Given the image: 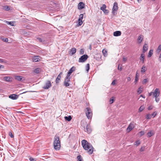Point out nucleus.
Wrapping results in <instances>:
<instances>
[{"instance_id":"31","label":"nucleus","mask_w":161,"mask_h":161,"mask_svg":"<svg viewBox=\"0 0 161 161\" xmlns=\"http://www.w3.org/2000/svg\"><path fill=\"white\" fill-rule=\"evenodd\" d=\"M106 6L105 4H103V5L102 7H101L100 8V9L102 10L103 11L104 10L106 9Z\"/></svg>"},{"instance_id":"56","label":"nucleus","mask_w":161,"mask_h":161,"mask_svg":"<svg viewBox=\"0 0 161 161\" xmlns=\"http://www.w3.org/2000/svg\"><path fill=\"white\" fill-rule=\"evenodd\" d=\"M9 135L11 138H13L14 137V136L12 133H10Z\"/></svg>"},{"instance_id":"28","label":"nucleus","mask_w":161,"mask_h":161,"mask_svg":"<svg viewBox=\"0 0 161 161\" xmlns=\"http://www.w3.org/2000/svg\"><path fill=\"white\" fill-rule=\"evenodd\" d=\"M102 53H103V55L104 56H107V51L105 49H103V50L102 51Z\"/></svg>"},{"instance_id":"35","label":"nucleus","mask_w":161,"mask_h":161,"mask_svg":"<svg viewBox=\"0 0 161 161\" xmlns=\"http://www.w3.org/2000/svg\"><path fill=\"white\" fill-rule=\"evenodd\" d=\"M145 66L144 65H143L141 69V72H145L146 71L145 70Z\"/></svg>"},{"instance_id":"12","label":"nucleus","mask_w":161,"mask_h":161,"mask_svg":"<svg viewBox=\"0 0 161 161\" xmlns=\"http://www.w3.org/2000/svg\"><path fill=\"white\" fill-rule=\"evenodd\" d=\"M19 97V96L16 94H13L9 96V97L13 100H16Z\"/></svg>"},{"instance_id":"16","label":"nucleus","mask_w":161,"mask_h":161,"mask_svg":"<svg viewBox=\"0 0 161 161\" xmlns=\"http://www.w3.org/2000/svg\"><path fill=\"white\" fill-rule=\"evenodd\" d=\"M148 46L147 44H145L143 47V53H144L148 49Z\"/></svg>"},{"instance_id":"18","label":"nucleus","mask_w":161,"mask_h":161,"mask_svg":"<svg viewBox=\"0 0 161 161\" xmlns=\"http://www.w3.org/2000/svg\"><path fill=\"white\" fill-rule=\"evenodd\" d=\"M121 35V32L120 31H116L114 32V35L115 36H120Z\"/></svg>"},{"instance_id":"51","label":"nucleus","mask_w":161,"mask_h":161,"mask_svg":"<svg viewBox=\"0 0 161 161\" xmlns=\"http://www.w3.org/2000/svg\"><path fill=\"white\" fill-rule=\"evenodd\" d=\"M114 101V100L113 99H111L110 100V103H112Z\"/></svg>"},{"instance_id":"27","label":"nucleus","mask_w":161,"mask_h":161,"mask_svg":"<svg viewBox=\"0 0 161 161\" xmlns=\"http://www.w3.org/2000/svg\"><path fill=\"white\" fill-rule=\"evenodd\" d=\"M153 50H150L148 53V57H150L153 54Z\"/></svg>"},{"instance_id":"30","label":"nucleus","mask_w":161,"mask_h":161,"mask_svg":"<svg viewBox=\"0 0 161 161\" xmlns=\"http://www.w3.org/2000/svg\"><path fill=\"white\" fill-rule=\"evenodd\" d=\"M78 161H82V159L81 155H79L77 156Z\"/></svg>"},{"instance_id":"17","label":"nucleus","mask_w":161,"mask_h":161,"mask_svg":"<svg viewBox=\"0 0 161 161\" xmlns=\"http://www.w3.org/2000/svg\"><path fill=\"white\" fill-rule=\"evenodd\" d=\"M40 59L39 56H34L32 58V60L34 62H37L40 61Z\"/></svg>"},{"instance_id":"60","label":"nucleus","mask_w":161,"mask_h":161,"mask_svg":"<svg viewBox=\"0 0 161 161\" xmlns=\"http://www.w3.org/2000/svg\"><path fill=\"white\" fill-rule=\"evenodd\" d=\"M4 68V66L3 65H2L1 64H0V69L1 68Z\"/></svg>"},{"instance_id":"14","label":"nucleus","mask_w":161,"mask_h":161,"mask_svg":"<svg viewBox=\"0 0 161 161\" xmlns=\"http://www.w3.org/2000/svg\"><path fill=\"white\" fill-rule=\"evenodd\" d=\"M134 126L131 123L129 125L127 128V130H128L129 131H131L134 128Z\"/></svg>"},{"instance_id":"41","label":"nucleus","mask_w":161,"mask_h":161,"mask_svg":"<svg viewBox=\"0 0 161 161\" xmlns=\"http://www.w3.org/2000/svg\"><path fill=\"white\" fill-rule=\"evenodd\" d=\"M144 107L143 106H141L139 108V111L140 112L142 111L144 109Z\"/></svg>"},{"instance_id":"6","label":"nucleus","mask_w":161,"mask_h":161,"mask_svg":"<svg viewBox=\"0 0 161 161\" xmlns=\"http://www.w3.org/2000/svg\"><path fill=\"white\" fill-rule=\"evenodd\" d=\"M88 58V56L86 54H84L79 58L78 62L80 63H83L85 62Z\"/></svg>"},{"instance_id":"61","label":"nucleus","mask_w":161,"mask_h":161,"mask_svg":"<svg viewBox=\"0 0 161 161\" xmlns=\"http://www.w3.org/2000/svg\"><path fill=\"white\" fill-rule=\"evenodd\" d=\"M140 133L142 135L144 134V132L142 131H141Z\"/></svg>"},{"instance_id":"13","label":"nucleus","mask_w":161,"mask_h":161,"mask_svg":"<svg viewBox=\"0 0 161 161\" xmlns=\"http://www.w3.org/2000/svg\"><path fill=\"white\" fill-rule=\"evenodd\" d=\"M62 75L63 73L62 72H61L59 73V74L58 75L56 80V84H58V83H59V80L61 78V76Z\"/></svg>"},{"instance_id":"47","label":"nucleus","mask_w":161,"mask_h":161,"mask_svg":"<svg viewBox=\"0 0 161 161\" xmlns=\"http://www.w3.org/2000/svg\"><path fill=\"white\" fill-rule=\"evenodd\" d=\"M153 108V106L152 105H150L149 106L148 108V110H151Z\"/></svg>"},{"instance_id":"23","label":"nucleus","mask_w":161,"mask_h":161,"mask_svg":"<svg viewBox=\"0 0 161 161\" xmlns=\"http://www.w3.org/2000/svg\"><path fill=\"white\" fill-rule=\"evenodd\" d=\"M15 79L17 80L21 81L22 80V77L21 76H15Z\"/></svg>"},{"instance_id":"53","label":"nucleus","mask_w":161,"mask_h":161,"mask_svg":"<svg viewBox=\"0 0 161 161\" xmlns=\"http://www.w3.org/2000/svg\"><path fill=\"white\" fill-rule=\"evenodd\" d=\"M158 59L159 61H160V62H161V53L160 54V55Z\"/></svg>"},{"instance_id":"10","label":"nucleus","mask_w":161,"mask_h":161,"mask_svg":"<svg viewBox=\"0 0 161 161\" xmlns=\"http://www.w3.org/2000/svg\"><path fill=\"white\" fill-rule=\"evenodd\" d=\"M75 67H72L69 70V71L68 72L66 76L70 78V75L71 74L73 71H74L75 70Z\"/></svg>"},{"instance_id":"42","label":"nucleus","mask_w":161,"mask_h":161,"mask_svg":"<svg viewBox=\"0 0 161 161\" xmlns=\"http://www.w3.org/2000/svg\"><path fill=\"white\" fill-rule=\"evenodd\" d=\"M103 11L105 14H107L109 13V11L106 9L104 10Z\"/></svg>"},{"instance_id":"63","label":"nucleus","mask_w":161,"mask_h":161,"mask_svg":"<svg viewBox=\"0 0 161 161\" xmlns=\"http://www.w3.org/2000/svg\"><path fill=\"white\" fill-rule=\"evenodd\" d=\"M142 0H137L138 3H140Z\"/></svg>"},{"instance_id":"62","label":"nucleus","mask_w":161,"mask_h":161,"mask_svg":"<svg viewBox=\"0 0 161 161\" xmlns=\"http://www.w3.org/2000/svg\"><path fill=\"white\" fill-rule=\"evenodd\" d=\"M140 96H141V97H143V98H145V96H143V95H141Z\"/></svg>"},{"instance_id":"15","label":"nucleus","mask_w":161,"mask_h":161,"mask_svg":"<svg viewBox=\"0 0 161 161\" xmlns=\"http://www.w3.org/2000/svg\"><path fill=\"white\" fill-rule=\"evenodd\" d=\"M143 36L142 35L139 36L138 38V42L139 43H140L143 41Z\"/></svg>"},{"instance_id":"9","label":"nucleus","mask_w":161,"mask_h":161,"mask_svg":"<svg viewBox=\"0 0 161 161\" xmlns=\"http://www.w3.org/2000/svg\"><path fill=\"white\" fill-rule=\"evenodd\" d=\"M160 94V92L158 88H156L154 92H153V95L154 97H158Z\"/></svg>"},{"instance_id":"64","label":"nucleus","mask_w":161,"mask_h":161,"mask_svg":"<svg viewBox=\"0 0 161 161\" xmlns=\"http://www.w3.org/2000/svg\"><path fill=\"white\" fill-rule=\"evenodd\" d=\"M39 41L41 42H42V39L40 38H39Z\"/></svg>"},{"instance_id":"55","label":"nucleus","mask_w":161,"mask_h":161,"mask_svg":"<svg viewBox=\"0 0 161 161\" xmlns=\"http://www.w3.org/2000/svg\"><path fill=\"white\" fill-rule=\"evenodd\" d=\"M127 60V58L123 57V61L124 62H125Z\"/></svg>"},{"instance_id":"54","label":"nucleus","mask_w":161,"mask_h":161,"mask_svg":"<svg viewBox=\"0 0 161 161\" xmlns=\"http://www.w3.org/2000/svg\"><path fill=\"white\" fill-rule=\"evenodd\" d=\"M144 147H142L140 149V151L141 152H143L144 151Z\"/></svg>"},{"instance_id":"11","label":"nucleus","mask_w":161,"mask_h":161,"mask_svg":"<svg viewBox=\"0 0 161 161\" xmlns=\"http://www.w3.org/2000/svg\"><path fill=\"white\" fill-rule=\"evenodd\" d=\"M85 4L83 2H80L78 4V8L79 9L81 10L84 8Z\"/></svg>"},{"instance_id":"21","label":"nucleus","mask_w":161,"mask_h":161,"mask_svg":"<svg viewBox=\"0 0 161 161\" xmlns=\"http://www.w3.org/2000/svg\"><path fill=\"white\" fill-rule=\"evenodd\" d=\"M145 59V54L144 53H142L141 54L140 59L142 61V63H143L144 62V59Z\"/></svg>"},{"instance_id":"50","label":"nucleus","mask_w":161,"mask_h":161,"mask_svg":"<svg viewBox=\"0 0 161 161\" xmlns=\"http://www.w3.org/2000/svg\"><path fill=\"white\" fill-rule=\"evenodd\" d=\"M29 159L31 161H36L34 158L31 157Z\"/></svg>"},{"instance_id":"8","label":"nucleus","mask_w":161,"mask_h":161,"mask_svg":"<svg viewBox=\"0 0 161 161\" xmlns=\"http://www.w3.org/2000/svg\"><path fill=\"white\" fill-rule=\"evenodd\" d=\"M52 86V84L50 80H47L45 83V85L43 88L45 89H47Z\"/></svg>"},{"instance_id":"37","label":"nucleus","mask_w":161,"mask_h":161,"mask_svg":"<svg viewBox=\"0 0 161 161\" xmlns=\"http://www.w3.org/2000/svg\"><path fill=\"white\" fill-rule=\"evenodd\" d=\"M2 40L4 42H7L8 41V38L6 37H3L2 38Z\"/></svg>"},{"instance_id":"45","label":"nucleus","mask_w":161,"mask_h":161,"mask_svg":"<svg viewBox=\"0 0 161 161\" xmlns=\"http://www.w3.org/2000/svg\"><path fill=\"white\" fill-rule=\"evenodd\" d=\"M157 115V113H156L155 112H153V114H152L151 115V117L152 116H153V117H154L156 115Z\"/></svg>"},{"instance_id":"22","label":"nucleus","mask_w":161,"mask_h":161,"mask_svg":"<svg viewBox=\"0 0 161 161\" xmlns=\"http://www.w3.org/2000/svg\"><path fill=\"white\" fill-rule=\"evenodd\" d=\"M70 51L71 52V55H73L76 53V49L75 47L72 48L70 50Z\"/></svg>"},{"instance_id":"3","label":"nucleus","mask_w":161,"mask_h":161,"mask_svg":"<svg viewBox=\"0 0 161 161\" xmlns=\"http://www.w3.org/2000/svg\"><path fill=\"white\" fill-rule=\"evenodd\" d=\"M86 114L87 118L88 119H90L91 118L92 113L91 109L90 108L87 107L86 108Z\"/></svg>"},{"instance_id":"34","label":"nucleus","mask_w":161,"mask_h":161,"mask_svg":"<svg viewBox=\"0 0 161 161\" xmlns=\"http://www.w3.org/2000/svg\"><path fill=\"white\" fill-rule=\"evenodd\" d=\"M90 68V65L89 64H86V71L88 72Z\"/></svg>"},{"instance_id":"46","label":"nucleus","mask_w":161,"mask_h":161,"mask_svg":"<svg viewBox=\"0 0 161 161\" xmlns=\"http://www.w3.org/2000/svg\"><path fill=\"white\" fill-rule=\"evenodd\" d=\"M155 97V101L156 102H158L159 101V98H158V97Z\"/></svg>"},{"instance_id":"49","label":"nucleus","mask_w":161,"mask_h":161,"mask_svg":"<svg viewBox=\"0 0 161 161\" xmlns=\"http://www.w3.org/2000/svg\"><path fill=\"white\" fill-rule=\"evenodd\" d=\"M115 84H116L115 80H114L112 81V83H111V85H115Z\"/></svg>"},{"instance_id":"24","label":"nucleus","mask_w":161,"mask_h":161,"mask_svg":"<svg viewBox=\"0 0 161 161\" xmlns=\"http://www.w3.org/2000/svg\"><path fill=\"white\" fill-rule=\"evenodd\" d=\"M64 118L65 120L68 121H70L72 119V117L71 116L69 115L68 116H65Z\"/></svg>"},{"instance_id":"32","label":"nucleus","mask_w":161,"mask_h":161,"mask_svg":"<svg viewBox=\"0 0 161 161\" xmlns=\"http://www.w3.org/2000/svg\"><path fill=\"white\" fill-rule=\"evenodd\" d=\"M83 14H81L79 15V17L78 19V21H80V20H82L83 18Z\"/></svg>"},{"instance_id":"39","label":"nucleus","mask_w":161,"mask_h":161,"mask_svg":"<svg viewBox=\"0 0 161 161\" xmlns=\"http://www.w3.org/2000/svg\"><path fill=\"white\" fill-rule=\"evenodd\" d=\"M7 24L9 25H13V24H14V23L13 22H11V21H10V22H8V21H7Z\"/></svg>"},{"instance_id":"43","label":"nucleus","mask_w":161,"mask_h":161,"mask_svg":"<svg viewBox=\"0 0 161 161\" xmlns=\"http://www.w3.org/2000/svg\"><path fill=\"white\" fill-rule=\"evenodd\" d=\"M84 53V50L83 49H81L80 50V54H83Z\"/></svg>"},{"instance_id":"33","label":"nucleus","mask_w":161,"mask_h":161,"mask_svg":"<svg viewBox=\"0 0 161 161\" xmlns=\"http://www.w3.org/2000/svg\"><path fill=\"white\" fill-rule=\"evenodd\" d=\"M141 89H142V88H141V87L138 89L137 92L139 94H140L142 92V90Z\"/></svg>"},{"instance_id":"59","label":"nucleus","mask_w":161,"mask_h":161,"mask_svg":"<svg viewBox=\"0 0 161 161\" xmlns=\"http://www.w3.org/2000/svg\"><path fill=\"white\" fill-rule=\"evenodd\" d=\"M4 62L3 59H2L0 58V62L2 63V62Z\"/></svg>"},{"instance_id":"52","label":"nucleus","mask_w":161,"mask_h":161,"mask_svg":"<svg viewBox=\"0 0 161 161\" xmlns=\"http://www.w3.org/2000/svg\"><path fill=\"white\" fill-rule=\"evenodd\" d=\"M118 70H121L122 69V67H120L119 65L118 66Z\"/></svg>"},{"instance_id":"44","label":"nucleus","mask_w":161,"mask_h":161,"mask_svg":"<svg viewBox=\"0 0 161 161\" xmlns=\"http://www.w3.org/2000/svg\"><path fill=\"white\" fill-rule=\"evenodd\" d=\"M147 81V79H145L143 80L142 83L143 84H145L146 83Z\"/></svg>"},{"instance_id":"1","label":"nucleus","mask_w":161,"mask_h":161,"mask_svg":"<svg viewBox=\"0 0 161 161\" xmlns=\"http://www.w3.org/2000/svg\"><path fill=\"white\" fill-rule=\"evenodd\" d=\"M81 144L83 148L89 154H91L93 153L94 148L90 143L86 140H83L81 142Z\"/></svg>"},{"instance_id":"7","label":"nucleus","mask_w":161,"mask_h":161,"mask_svg":"<svg viewBox=\"0 0 161 161\" xmlns=\"http://www.w3.org/2000/svg\"><path fill=\"white\" fill-rule=\"evenodd\" d=\"M86 123L85 122V125H86ZM82 126L84 127V130L85 132H86L89 133H90L91 132L92 130L89 125H86V128L85 127V126H83V125H82Z\"/></svg>"},{"instance_id":"5","label":"nucleus","mask_w":161,"mask_h":161,"mask_svg":"<svg viewBox=\"0 0 161 161\" xmlns=\"http://www.w3.org/2000/svg\"><path fill=\"white\" fill-rule=\"evenodd\" d=\"M70 78L66 76L64 82V85L66 87H68L70 86L69 82L70 81Z\"/></svg>"},{"instance_id":"25","label":"nucleus","mask_w":161,"mask_h":161,"mask_svg":"<svg viewBox=\"0 0 161 161\" xmlns=\"http://www.w3.org/2000/svg\"><path fill=\"white\" fill-rule=\"evenodd\" d=\"M138 77H139V75H138L137 73H136V75L135 80L134 81L135 84L137 82L138 80V79H139Z\"/></svg>"},{"instance_id":"58","label":"nucleus","mask_w":161,"mask_h":161,"mask_svg":"<svg viewBox=\"0 0 161 161\" xmlns=\"http://www.w3.org/2000/svg\"><path fill=\"white\" fill-rule=\"evenodd\" d=\"M130 80H131V78L130 77H128L127 78V81H130Z\"/></svg>"},{"instance_id":"29","label":"nucleus","mask_w":161,"mask_h":161,"mask_svg":"<svg viewBox=\"0 0 161 161\" xmlns=\"http://www.w3.org/2000/svg\"><path fill=\"white\" fill-rule=\"evenodd\" d=\"M161 51V44L159 45L157 50V52L159 53Z\"/></svg>"},{"instance_id":"4","label":"nucleus","mask_w":161,"mask_h":161,"mask_svg":"<svg viewBox=\"0 0 161 161\" xmlns=\"http://www.w3.org/2000/svg\"><path fill=\"white\" fill-rule=\"evenodd\" d=\"M118 3L117 2H114L112 8V13L115 15L117 14V11L118 9Z\"/></svg>"},{"instance_id":"20","label":"nucleus","mask_w":161,"mask_h":161,"mask_svg":"<svg viewBox=\"0 0 161 161\" xmlns=\"http://www.w3.org/2000/svg\"><path fill=\"white\" fill-rule=\"evenodd\" d=\"M4 79L5 80L7 81L10 82L12 81L11 78L10 77H5Z\"/></svg>"},{"instance_id":"26","label":"nucleus","mask_w":161,"mask_h":161,"mask_svg":"<svg viewBox=\"0 0 161 161\" xmlns=\"http://www.w3.org/2000/svg\"><path fill=\"white\" fill-rule=\"evenodd\" d=\"M154 133L152 131L149 132L147 133V136L148 137H150L152 136H153L154 135Z\"/></svg>"},{"instance_id":"2","label":"nucleus","mask_w":161,"mask_h":161,"mask_svg":"<svg viewBox=\"0 0 161 161\" xmlns=\"http://www.w3.org/2000/svg\"><path fill=\"white\" fill-rule=\"evenodd\" d=\"M53 144L54 148L56 150L60 149L61 147L60 141L59 136L57 135L54 136Z\"/></svg>"},{"instance_id":"40","label":"nucleus","mask_w":161,"mask_h":161,"mask_svg":"<svg viewBox=\"0 0 161 161\" xmlns=\"http://www.w3.org/2000/svg\"><path fill=\"white\" fill-rule=\"evenodd\" d=\"M140 144V142L139 140L135 142V145L136 146H138Z\"/></svg>"},{"instance_id":"36","label":"nucleus","mask_w":161,"mask_h":161,"mask_svg":"<svg viewBox=\"0 0 161 161\" xmlns=\"http://www.w3.org/2000/svg\"><path fill=\"white\" fill-rule=\"evenodd\" d=\"M151 115L150 114H147L146 115V118L147 119H150L151 118Z\"/></svg>"},{"instance_id":"48","label":"nucleus","mask_w":161,"mask_h":161,"mask_svg":"<svg viewBox=\"0 0 161 161\" xmlns=\"http://www.w3.org/2000/svg\"><path fill=\"white\" fill-rule=\"evenodd\" d=\"M82 20H80V21H78V24L79 25H81L82 24Z\"/></svg>"},{"instance_id":"38","label":"nucleus","mask_w":161,"mask_h":161,"mask_svg":"<svg viewBox=\"0 0 161 161\" xmlns=\"http://www.w3.org/2000/svg\"><path fill=\"white\" fill-rule=\"evenodd\" d=\"M4 9L6 10H8L10 9V8L8 6H6L4 7Z\"/></svg>"},{"instance_id":"57","label":"nucleus","mask_w":161,"mask_h":161,"mask_svg":"<svg viewBox=\"0 0 161 161\" xmlns=\"http://www.w3.org/2000/svg\"><path fill=\"white\" fill-rule=\"evenodd\" d=\"M153 95V92H151L149 93L148 94V95L149 96H151L152 95Z\"/></svg>"},{"instance_id":"19","label":"nucleus","mask_w":161,"mask_h":161,"mask_svg":"<svg viewBox=\"0 0 161 161\" xmlns=\"http://www.w3.org/2000/svg\"><path fill=\"white\" fill-rule=\"evenodd\" d=\"M40 69L39 68H36L33 71L34 73L36 74H39L40 72Z\"/></svg>"}]
</instances>
